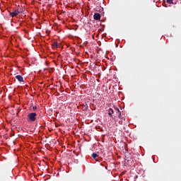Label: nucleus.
Returning <instances> with one entry per match:
<instances>
[{
  "label": "nucleus",
  "instance_id": "obj_12",
  "mask_svg": "<svg viewBox=\"0 0 181 181\" xmlns=\"http://www.w3.org/2000/svg\"><path fill=\"white\" fill-rule=\"evenodd\" d=\"M33 111L37 110V107L33 106Z\"/></svg>",
  "mask_w": 181,
  "mask_h": 181
},
{
  "label": "nucleus",
  "instance_id": "obj_3",
  "mask_svg": "<svg viewBox=\"0 0 181 181\" xmlns=\"http://www.w3.org/2000/svg\"><path fill=\"white\" fill-rule=\"evenodd\" d=\"M18 13L19 11L15 10L13 12H10V16H11V18H15V16H16Z\"/></svg>",
  "mask_w": 181,
  "mask_h": 181
},
{
  "label": "nucleus",
  "instance_id": "obj_11",
  "mask_svg": "<svg viewBox=\"0 0 181 181\" xmlns=\"http://www.w3.org/2000/svg\"><path fill=\"white\" fill-rule=\"evenodd\" d=\"M168 4H173V0H166Z\"/></svg>",
  "mask_w": 181,
  "mask_h": 181
},
{
  "label": "nucleus",
  "instance_id": "obj_10",
  "mask_svg": "<svg viewBox=\"0 0 181 181\" xmlns=\"http://www.w3.org/2000/svg\"><path fill=\"white\" fill-rule=\"evenodd\" d=\"M119 124L120 125H123V124H125V121H124V119H121V120L119 121Z\"/></svg>",
  "mask_w": 181,
  "mask_h": 181
},
{
  "label": "nucleus",
  "instance_id": "obj_6",
  "mask_svg": "<svg viewBox=\"0 0 181 181\" xmlns=\"http://www.w3.org/2000/svg\"><path fill=\"white\" fill-rule=\"evenodd\" d=\"M92 158H93V159L95 160L96 162H98V160H97V158H98V154L95 153H93L92 155H91Z\"/></svg>",
  "mask_w": 181,
  "mask_h": 181
},
{
  "label": "nucleus",
  "instance_id": "obj_5",
  "mask_svg": "<svg viewBox=\"0 0 181 181\" xmlns=\"http://www.w3.org/2000/svg\"><path fill=\"white\" fill-rule=\"evenodd\" d=\"M118 112L117 117L118 118H119V119H124V121H125V118L122 117V116L121 115V111L119 110H116Z\"/></svg>",
  "mask_w": 181,
  "mask_h": 181
},
{
  "label": "nucleus",
  "instance_id": "obj_8",
  "mask_svg": "<svg viewBox=\"0 0 181 181\" xmlns=\"http://www.w3.org/2000/svg\"><path fill=\"white\" fill-rule=\"evenodd\" d=\"M52 47L54 49H58L59 48V45L57 44V42H54L52 45Z\"/></svg>",
  "mask_w": 181,
  "mask_h": 181
},
{
  "label": "nucleus",
  "instance_id": "obj_2",
  "mask_svg": "<svg viewBox=\"0 0 181 181\" xmlns=\"http://www.w3.org/2000/svg\"><path fill=\"white\" fill-rule=\"evenodd\" d=\"M93 19H95V21H100V19H101V14L99 13H95L93 15Z\"/></svg>",
  "mask_w": 181,
  "mask_h": 181
},
{
  "label": "nucleus",
  "instance_id": "obj_7",
  "mask_svg": "<svg viewBox=\"0 0 181 181\" xmlns=\"http://www.w3.org/2000/svg\"><path fill=\"white\" fill-rule=\"evenodd\" d=\"M115 112V109L110 108L109 110V115L110 117H112V114Z\"/></svg>",
  "mask_w": 181,
  "mask_h": 181
},
{
  "label": "nucleus",
  "instance_id": "obj_4",
  "mask_svg": "<svg viewBox=\"0 0 181 181\" xmlns=\"http://www.w3.org/2000/svg\"><path fill=\"white\" fill-rule=\"evenodd\" d=\"M16 78L18 80V81H20V83H23V76L21 75L16 76Z\"/></svg>",
  "mask_w": 181,
  "mask_h": 181
},
{
  "label": "nucleus",
  "instance_id": "obj_1",
  "mask_svg": "<svg viewBox=\"0 0 181 181\" xmlns=\"http://www.w3.org/2000/svg\"><path fill=\"white\" fill-rule=\"evenodd\" d=\"M36 117H37V114L35 112H31L28 115L27 121L30 122H35L36 121Z\"/></svg>",
  "mask_w": 181,
  "mask_h": 181
},
{
  "label": "nucleus",
  "instance_id": "obj_9",
  "mask_svg": "<svg viewBox=\"0 0 181 181\" xmlns=\"http://www.w3.org/2000/svg\"><path fill=\"white\" fill-rule=\"evenodd\" d=\"M119 111V109H118L117 107H115V112L116 113L117 117L118 116V112Z\"/></svg>",
  "mask_w": 181,
  "mask_h": 181
}]
</instances>
